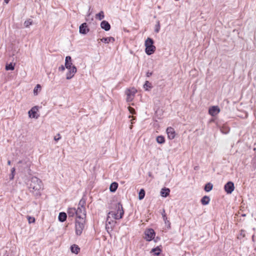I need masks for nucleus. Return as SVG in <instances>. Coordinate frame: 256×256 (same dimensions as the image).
I'll return each mask as SVG.
<instances>
[{
  "mask_svg": "<svg viewBox=\"0 0 256 256\" xmlns=\"http://www.w3.org/2000/svg\"><path fill=\"white\" fill-rule=\"evenodd\" d=\"M162 252V246L161 245L157 246L155 248H152L150 253L153 254L154 256H158Z\"/></svg>",
  "mask_w": 256,
  "mask_h": 256,
  "instance_id": "obj_14",
  "label": "nucleus"
},
{
  "mask_svg": "<svg viewBox=\"0 0 256 256\" xmlns=\"http://www.w3.org/2000/svg\"><path fill=\"white\" fill-rule=\"evenodd\" d=\"M18 164H25L27 168H29L30 165V160H20L18 161Z\"/></svg>",
  "mask_w": 256,
  "mask_h": 256,
  "instance_id": "obj_30",
  "label": "nucleus"
},
{
  "mask_svg": "<svg viewBox=\"0 0 256 256\" xmlns=\"http://www.w3.org/2000/svg\"><path fill=\"white\" fill-rule=\"evenodd\" d=\"M144 239L147 242H150L153 240L156 236V232L152 228H146L144 231Z\"/></svg>",
  "mask_w": 256,
  "mask_h": 256,
  "instance_id": "obj_5",
  "label": "nucleus"
},
{
  "mask_svg": "<svg viewBox=\"0 0 256 256\" xmlns=\"http://www.w3.org/2000/svg\"><path fill=\"white\" fill-rule=\"evenodd\" d=\"M132 127H133V126H132V125H130V129H132Z\"/></svg>",
  "mask_w": 256,
  "mask_h": 256,
  "instance_id": "obj_49",
  "label": "nucleus"
},
{
  "mask_svg": "<svg viewBox=\"0 0 256 256\" xmlns=\"http://www.w3.org/2000/svg\"><path fill=\"white\" fill-rule=\"evenodd\" d=\"M100 41L105 43L108 44L109 42H114L115 41V38L114 37L110 36L106 38H102L100 39Z\"/></svg>",
  "mask_w": 256,
  "mask_h": 256,
  "instance_id": "obj_20",
  "label": "nucleus"
},
{
  "mask_svg": "<svg viewBox=\"0 0 256 256\" xmlns=\"http://www.w3.org/2000/svg\"><path fill=\"white\" fill-rule=\"evenodd\" d=\"M58 137H56V136H54V140H56V142H58L60 138V134H58Z\"/></svg>",
  "mask_w": 256,
  "mask_h": 256,
  "instance_id": "obj_40",
  "label": "nucleus"
},
{
  "mask_svg": "<svg viewBox=\"0 0 256 256\" xmlns=\"http://www.w3.org/2000/svg\"><path fill=\"white\" fill-rule=\"evenodd\" d=\"M220 131L222 134H224V126H222L220 128Z\"/></svg>",
  "mask_w": 256,
  "mask_h": 256,
  "instance_id": "obj_44",
  "label": "nucleus"
},
{
  "mask_svg": "<svg viewBox=\"0 0 256 256\" xmlns=\"http://www.w3.org/2000/svg\"><path fill=\"white\" fill-rule=\"evenodd\" d=\"M165 224L167 226L168 228H170V222L168 220V218L166 220H163Z\"/></svg>",
  "mask_w": 256,
  "mask_h": 256,
  "instance_id": "obj_37",
  "label": "nucleus"
},
{
  "mask_svg": "<svg viewBox=\"0 0 256 256\" xmlns=\"http://www.w3.org/2000/svg\"><path fill=\"white\" fill-rule=\"evenodd\" d=\"M4 256H12V254H5Z\"/></svg>",
  "mask_w": 256,
  "mask_h": 256,
  "instance_id": "obj_46",
  "label": "nucleus"
},
{
  "mask_svg": "<svg viewBox=\"0 0 256 256\" xmlns=\"http://www.w3.org/2000/svg\"><path fill=\"white\" fill-rule=\"evenodd\" d=\"M156 141L159 144H164L166 142L165 138L162 135L158 136L156 138Z\"/></svg>",
  "mask_w": 256,
  "mask_h": 256,
  "instance_id": "obj_27",
  "label": "nucleus"
},
{
  "mask_svg": "<svg viewBox=\"0 0 256 256\" xmlns=\"http://www.w3.org/2000/svg\"><path fill=\"white\" fill-rule=\"evenodd\" d=\"M38 108V106H34L28 112V114L30 118H38L39 115L37 114Z\"/></svg>",
  "mask_w": 256,
  "mask_h": 256,
  "instance_id": "obj_8",
  "label": "nucleus"
},
{
  "mask_svg": "<svg viewBox=\"0 0 256 256\" xmlns=\"http://www.w3.org/2000/svg\"><path fill=\"white\" fill-rule=\"evenodd\" d=\"M16 174V168H12L11 169V173L10 175V180H13Z\"/></svg>",
  "mask_w": 256,
  "mask_h": 256,
  "instance_id": "obj_31",
  "label": "nucleus"
},
{
  "mask_svg": "<svg viewBox=\"0 0 256 256\" xmlns=\"http://www.w3.org/2000/svg\"><path fill=\"white\" fill-rule=\"evenodd\" d=\"M32 20L30 19H29L28 20H26L24 22V26L26 28L29 27V26L31 24H32Z\"/></svg>",
  "mask_w": 256,
  "mask_h": 256,
  "instance_id": "obj_34",
  "label": "nucleus"
},
{
  "mask_svg": "<svg viewBox=\"0 0 256 256\" xmlns=\"http://www.w3.org/2000/svg\"><path fill=\"white\" fill-rule=\"evenodd\" d=\"M152 72H150L149 71H148L146 74V76L147 77H150V76H152Z\"/></svg>",
  "mask_w": 256,
  "mask_h": 256,
  "instance_id": "obj_41",
  "label": "nucleus"
},
{
  "mask_svg": "<svg viewBox=\"0 0 256 256\" xmlns=\"http://www.w3.org/2000/svg\"><path fill=\"white\" fill-rule=\"evenodd\" d=\"M76 218L77 219H80V218H86V208H80V206H78L76 210Z\"/></svg>",
  "mask_w": 256,
  "mask_h": 256,
  "instance_id": "obj_7",
  "label": "nucleus"
},
{
  "mask_svg": "<svg viewBox=\"0 0 256 256\" xmlns=\"http://www.w3.org/2000/svg\"><path fill=\"white\" fill-rule=\"evenodd\" d=\"M104 17V12L103 11H100L98 14H96V18L100 20H101Z\"/></svg>",
  "mask_w": 256,
  "mask_h": 256,
  "instance_id": "obj_29",
  "label": "nucleus"
},
{
  "mask_svg": "<svg viewBox=\"0 0 256 256\" xmlns=\"http://www.w3.org/2000/svg\"><path fill=\"white\" fill-rule=\"evenodd\" d=\"M154 40L151 38H148L144 42L145 52L150 56L154 53L156 47L154 46Z\"/></svg>",
  "mask_w": 256,
  "mask_h": 256,
  "instance_id": "obj_3",
  "label": "nucleus"
},
{
  "mask_svg": "<svg viewBox=\"0 0 256 256\" xmlns=\"http://www.w3.org/2000/svg\"><path fill=\"white\" fill-rule=\"evenodd\" d=\"M26 185L30 192L36 191V195H40V190L42 185V180L36 176H32L26 182Z\"/></svg>",
  "mask_w": 256,
  "mask_h": 256,
  "instance_id": "obj_2",
  "label": "nucleus"
},
{
  "mask_svg": "<svg viewBox=\"0 0 256 256\" xmlns=\"http://www.w3.org/2000/svg\"><path fill=\"white\" fill-rule=\"evenodd\" d=\"M220 112V108L218 106H212L208 109V113L212 116H214Z\"/></svg>",
  "mask_w": 256,
  "mask_h": 256,
  "instance_id": "obj_11",
  "label": "nucleus"
},
{
  "mask_svg": "<svg viewBox=\"0 0 256 256\" xmlns=\"http://www.w3.org/2000/svg\"><path fill=\"white\" fill-rule=\"evenodd\" d=\"M162 215L163 220H166L167 218L165 210L164 208L162 209Z\"/></svg>",
  "mask_w": 256,
  "mask_h": 256,
  "instance_id": "obj_38",
  "label": "nucleus"
},
{
  "mask_svg": "<svg viewBox=\"0 0 256 256\" xmlns=\"http://www.w3.org/2000/svg\"><path fill=\"white\" fill-rule=\"evenodd\" d=\"M100 27L102 29L106 31H108L110 29V23L105 20H102L100 22Z\"/></svg>",
  "mask_w": 256,
  "mask_h": 256,
  "instance_id": "obj_16",
  "label": "nucleus"
},
{
  "mask_svg": "<svg viewBox=\"0 0 256 256\" xmlns=\"http://www.w3.org/2000/svg\"><path fill=\"white\" fill-rule=\"evenodd\" d=\"M160 22L159 20H158L156 22V24L155 26V28H154V32H156V33H158L159 32L160 30Z\"/></svg>",
  "mask_w": 256,
  "mask_h": 256,
  "instance_id": "obj_32",
  "label": "nucleus"
},
{
  "mask_svg": "<svg viewBox=\"0 0 256 256\" xmlns=\"http://www.w3.org/2000/svg\"><path fill=\"white\" fill-rule=\"evenodd\" d=\"M86 204V201L83 200H80L79 204H78V206H80V208H85L84 206Z\"/></svg>",
  "mask_w": 256,
  "mask_h": 256,
  "instance_id": "obj_36",
  "label": "nucleus"
},
{
  "mask_svg": "<svg viewBox=\"0 0 256 256\" xmlns=\"http://www.w3.org/2000/svg\"><path fill=\"white\" fill-rule=\"evenodd\" d=\"M118 182H112L109 188H110V192H114L118 188Z\"/></svg>",
  "mask_w": 256,
  "mask_h": 256,
  "instance_id": "obj_23",
  "label": "nucleus"
},
{
  "mask_svg": "<svg viewBox=\"0 0 256 256\" xmlns=\"http://www.w3.org/2000/svg\"><path fill=\"white\" fill-rule=\"evenodd\" d=\"M134 119L132 120H130V121H131V123H132V124H133V123H134Z\"/></svg>",
  "mask_w": 256,
  "mask_h": 256,
  "instance_id": "obj_48",
  "label": "nucleus"
},
{
  "mask_svg": "<svg viewBox=\"0 0 256 256\" xmlns=\"http://www.w3.org/2000/svg\"><path fill=\"white\" fill-rule=\"evenodd\" d=\"M144 88L146 90L150 91L152 88V83L148 80H146L144 84Z\"/></svg>",
  "mask_w": 256,
  "mask_h": 256,
  "instance_id": "obj_25",
  "label": "nucleus"
},
{
  "mask_svg": "<svg viewBox=\"0 0 256 256\" xmlns=\"http://www.w3.org/2000/svg\"><path fill=\"white\" fill-rule=\"evenodd\" d=\"M15 63L10 62L6 64V65L5 69L6 70H13L14 69Z\"/></svg>",
  "mask_w": 256,
  "mask_h": 256,
  "instance_id": "obj_26",
  "label": "nucleus"
},
{
  "mask_svg": "<svg viewBox=\"0 0 256 256\" xmlns=\"http://www.w3.org/2000/svg\"><path fill=\"white\" fill-rule=\"evenodd\" d=\"M108 208L114 210L116 211V212L114 211H110L108 212L106 222L109 224H111L110 221H108L109 218H110V215H112V217L115 220H120L123 218L124 212L121 202H118L112 204L108 206Z\"/></svg>",
  "mask_w": 256,
  "mask_h": 256,
  "instance_id": "obj_1",
  "label": "nucleus"
},
{
  "mask_svg": "<svg viewBox=\"0 0 256 256\" xmlns=\"http://www.w3.org/2000/svg\"><path fill=\"white\" fill-rule=\"evenodd\" d=\"M90 8H91V7H90H90H89V9H88V14L86 15V16H87V17L90 16V14H91V13H90Z\"/></svg>",
  "mask_w": 256,
  "mask_h": 256,
  "instance_id": "obj_43",
  "label": "nucleus"
},
{
  "mask_svg": "<svg viewBox=\"0 0 256 256\" xmlns=\"http://www.w3.org/2000/svg\"><path fill=\"white\" fill-rule=\"evenodd\" d=\"M160 238L159 236H156V238H154L153 240L155 242L160 240Z\"/></svg>",
  "mask_w": 256,
  "mask_h": 256,
  "instance_id": "obj_42",
  "label": "nucleus"
},
{
  "mask_svg": "<svg viewBox=\"0 0 256 256\" xmlns=\"http://www.w3.org/2000/svg\"><path fill=\"white\" fill-rule=\"evenodd\" d=\"M170 192L169 188L164 187L160 190V196L163 198H166L170 195Z\"/></svg>",
  "mask_w": 256,
  "mask_h": 256,
  "instance_id": "obj_18",
  "label": "nucleus"
},
{
  "mask_svg": "<svg viewBox=\"0 0 256 256\" xmlns=\"http://www.w3.org/2000/svg\"><path fill=\"white\" fill-rule=\"evenodd\" d=\"M64 65L65 67L67 69L71 68H72V66H74V64H72V60L70 56H68L66 57Z\"/></svg>",
  "mask_w": 256,
  "mask_h": 256,
  "instance_id": "obj_15",
  "label": "nucleus"
},
{
  "mask_svg": "<svg viewBox=\"0 0 256 256\" xmlns=\"http://www.w3.org/2000/svg\"><path fill=\"white\" fill-rule=\"evenodd\" d=\"M4 0V2L6 4H8L9 2L10 1V0Z\"/></svg>",
  "mask_w": 256,
  "mask_h": 256,
  "instance_id": "obj_45",
  "label": "nucleus"
},
{
  "mask_svg": "<svg viewBox=\"0 0 256 256\" xmlns=\"http://www.w3.org/2000/svg\"><path fill=\"white\" fill-rule=\"evenodd\" d=\"M166 132L168 134V138L170 140H173L176 136V132L174 129L172 127H168L166 130Z\"/></svg>",
  "mask_w": 256,
  "mask_h": 256,
  "instance_id": "obj_13",
  "label": "nucleus"
},
{
  "mask_svg": "<svg viewBox=\"0 0 256 256\" xmlns=\"http://www.w3.org/2000/svg\"><path fill=\"white\" fill-rule=\"evenodd\" d=\"M8 165H10L11 164V161L10 160H8Z\"/></svg>",
  "mask_w": 256,
  "mask_h": 256,
  "instance_id": "obj_47",
  "label": "nucleus"
},
{
  "mask_svg": "<svg viewBox=\"0 0 256 256\" xmlns=\"http://www.w3.org/2000/svg\"><path fill=\"white\" fill-rule=\"evenodd\" d=\"M67 218V214L65 212H60L58 216V220L60 222H64Z\"/></svg>",
  "mask_w": 256,
  "mask_h": 256,
  "instance_id": "obj_21",
  "label": "nucleus"
},
{
  "mask_svg": "<svg viewBox=\"0 0 256 256\" xmlns=\"http://www.w3.org/2000/svg\"><path fill=\"white\" fill-rule=\"evenodd\" d=\"M68 70V72H67L66 74V79L70 80L74 77L75 74L77 72V69L75 66H72V68Z\"/></svg>",
  "mask_w": 256,
  "mask_h": 256,
  "instance_id": "obj_9",
  "label": "nucleus"
},
{
  "mask_svg": "<svg viewBox=\"0 0 256 256\" xmlns=\"http://www.w3.org/2000/svg\"><path fill=\"white\" fill-rule=\"evenodd\" d=\"M213 184L209 182L204 184V190L206 192H209L212 190Z\"/></svg>",
  "mask_w": 256,
  "mask_h": 256,
  "instance_id": "obj_24",
  "label": "nucleus"
},
{
  "mask_svg": "<svg viewBox=\"0 0 256 256\" xmlns=\"http://www.w3.org/2000/svg\"><path fill=\"white\" fill-rule=\"evenodd\" d=\"M136 92V90L134 88H132L127 89L126 90V101L128 102H132Z\"/></svg>",
  "mask_w": 256,
  "mask_h": 256,
  "instance_id": "obj_6",
  "label": "nucleus"
},
{
  "mask_svg": "<svg viewBox=\"0 0 256 256\" xmlns=\"http://www.w3.org/2000/svg\"><path fill=\"white\" fill-rule=\"evenodd\" d=\"M210 198L208 196H204L200 200V202L204 206H206L209 204Z\"/></svg>",
  "mask_w": 256,
  "mask_h": 256,
  "instance_id": "obj_22",
  "label": "nucleus"
},
{
  "mask_svg": "<svg viewBox=\"0 0 256 256\" xmlns=\"http://www.w3.org/2000/svg\"><path fill=\"white\" fill-rule=\"evenodd\" d=\"M146 194L145 190L144 188H141L138 192V198L140 200H142L144 198Z\"/></svg>",
  "mask_w": 256,
  "mask_h": 256,
  "instance_id": "obj_28",
  "label": "nucleus"
},
{
  "mask_svg": "<svg viewBox=\"0 0 256 256\" xmlns=\"http://www.w3.org/2000/svg\"><path fill=\"white\" fill-rule=\"evenodd\" d=\"M90 31L88 24L86 22L82 24L79 27V32L80 34H86Z\"/></svg>",
  "mask_w": 256,
  "mask_h": 256,
  "instance_id": "obj_10",
  "label": "nucleus"
},
{
  "mask_svg": "<svg viewBox=\"0 0 256 256\" xmlns=\"http://www.w3.org/2000/svg\"><path fill=\"white\" fill-rule=\"evenodd\" d=\"M27 218H28V222L30 224L34 223L35 222H36V219H35V218L34 217H32V216H27Z\"/></svg>",
  "mask_w": 256,
  "mask_h": 256,
  "instance_id": "obj_35",
  "label": "nucleus"
},
{
  "mask_svg": "<svg viewBox=\"0 0 256 256\" xmlns=\"http://www.w3.org/2000/svg\"><path fill=\"white\" fill-rule=\"evenodd\" d=\"M76 209L74 208H68L67 213L68 214V219L72 220V218L76 216Z\"/></svg>",
  "mask_w": 256,
  "mask_h": 256,
  "instance_id": "obj_17",
  "label": "nucleus"
},
{
  "mask_svg": "<svg viewBox=\"0 0 256 256\" xmlns=\"http://www.w3.org/2000/svg\"><path fill=\"white\" fill-rule=\"evenodd\" d=\"M148 176H152V174H151V172H149V173H148Z\"/></svg>",
  "mask_w": 256,
  "mask_h": 256,
  "instance_id": "obj_50",
  "label": "nucleus"
},
{
  "mask_svg": "<svg viewBox=\"0 0 256 256\" xmlns=\"http://www.w3.org/2000/svg\"><path fill=\"white\" fill-rule=\"evenodd\" d=\"M70 251L72 253L74 254H78L80 252V248L78 246L74 244L70 247Z\"/></svg>",
  "mask_w": 256,
  "mask_h": 256,
  "instance_id": "obj_19",
  "label": "nucleus"
},
{
  "mask_svg": "<svg viewBox=\"0 0 256 256\" xmlns=\"http://www.w3.org/2000/svg\"><path fill=\"white\" fill-rule=\"evenodd\" d=\"M86 220L85 218L76 219L75 220V232L77 236H80L84 228Z\"/></svg>",
  "mask_w": 256,
  "mask_h": 256,
  "instance_id": "obj_4",
  "label": "nucleus"
},
{
  "mask_svg": "<svg viewBox=\"0 0 256 256\" xmlns=\"http://www.w3.org/2000/svg\"><path fill=\"white\" fill-rule=\"evenodd\" d=\"M66 68L65 67V65L64 66L61 65V66L58 68V70L60 71L63 72V71H64L65 70Z\"/></svg>",
  "mask_w": 256,
  "mask_h": 256,
  "instance_id": "obj_39",
  "label": "nucleus"
},
{
  "mask_svg": "<svg viewBox=\"0 0 256 256\" xmlns=\"http://www.w3.org/2000/svg\"><path fill=\"white\" fill-rule=\"evenodd\" d=\"M234 184L232 182H229L225 184V192H226L228 194H232L234 190Z\"/></svg>",
  "mask_w": 256,
  "mask_h": 256,
  "instance_id": "obj_12",
  "label": "nucleus"
},
{
  "mask_svg": "<svg viewBox=\"0 0 256 256\" xmlns=\"http://www.w3.org/2000/svg\"><path fill=\"white\" fill-rule=\"evenodd\" d=\"M41 86L40 84H36V86L34 87V94L35 95H36L38 94V91L39 90H41Z\"/></svg>",
  "mask_w": 256,
  "mask_h": 256,
  "instance_id": "obj_33",
  "label": "nucleus"
}]
</instances>
